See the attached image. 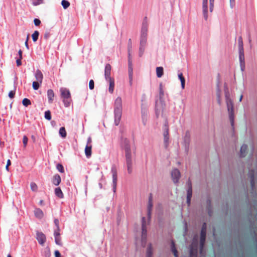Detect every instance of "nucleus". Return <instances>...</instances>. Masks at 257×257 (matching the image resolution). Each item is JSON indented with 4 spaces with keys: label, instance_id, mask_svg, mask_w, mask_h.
Returning <instances> with one entry per match:
<instances>
[{
    "label": "nucleus",
    "instance_id": "25",
    "mask_svg": "<svg viewBox=\"0 0 257 257\" xmlns=\"http://www.w3.org/2000/svg\"><path fill=\"white\" fill-rule=\"evenodd\" d=\"M34 214L35 216L39 219L42 218L44 216L43 211L39 208H35L34 210Z\"/></svg>",
    "mask_w": 257,
    "mask_h": 257
},
{
    "label": "nucleus",
    "instance_id": "1",
    "mask_svg": "<svg viewBox=\"0 0 257 257\" xmlns=\"http://www.w3.org/2000/svg\"><path fill=\"white\" fill-rule=\"evenodd\" d=\"M121 147L125 153V165L127 172L131 174L133 172V167L136 157V147L131 145L127 138L122 139Z\"/></svg>",
    "mask_w": 257,
    "mask_h": 257
},
{
    "label": "nucleus",
    "instance_id": "21",
    "mask_svg": "<svg viewBox=\"0 0 257 257\" xmlns=\"http://www.w3.org/2000/svg\"><path fill=\"white\" fill-rule=\"evenodd\" d=\"M35 77L37 81H39L40 83L42 82L43 75L42 72L39 69H37L35 71Z\"/></svg>",
    "mask_w": 257,
    "mask_h": 257
},
{
    "label": "nucleus",
    "instance_id": "61",
    "mask_svg": "<svg viewBox=\"0 0 257 257\" xmlns=\"http://www.w3.org/2000/svg\"><path fill=\"white\" fill-rule=\"evenodd\" d=\"M11 164V162L10 161V160H8L7 161V165H6V169L7 170V171H9V166H10Z\"/></svg>",
    "mask_w": 257,
    "mask_h": 257
},
{
    "label": "nucleus",
    "instance_id": "20",
    "mask_svg": "<svg viewBox=\"0 0 257 257\" xmlns=\"http://www.w3.org/2000/svg\"><path fill=\"white\" fill-rule=\"evenodd\" d=\"M248 149V146L246 144H243L240 150V154L239 156L240 158H244L246 156L247 154V151Z\"/></svg>",
    "mask_w": 257,
    "mask_h": 257
},
{
    "label": "nucleus",
    "instance_id": "53",
    "mask_svg": "<svg viewBox=\"0 0 257 257\" xmlns=\"http://www.w3.org/2000/svg\"><path fill=\"white\" fill-rule=\"evenodd\" d=\"M28 139L26 136H24L23 138V143L24 147L25 148L27 145Z\"/></svg>",
    "mask_w": 257,
    "mask_h": 257
},
{
    "label": "nucleus",
    "instance_id": "50",
    "mask_svg": "<svg viewBox=\"0 0 257 257\" xmlns=\"http://www.w3.org/2000/svg\"><path fill=\"white\" fill-rule=\"evenodd\" d=\"M214 0H209V10L210 12H212L214 8Z\"/></svg>",
    "mask_w": 257,
    "mask_h": 257
},
{
    "label": "nucleus",
    "instance_id": "14",
    "mask_svg": "<svg viewBox=\"0 0 257 257\" xmlns=\"http://www.w3.org/2000/svg\"><path fill=\"white\" fill-rule=\"evenodd\" d=\"M248 177L250 178V186L251 189L253 190L255 189V181H254V171L253 170H250L249 171Z\"/></svg>",
    "mask_w": 257,
    "mask_h": 257
},
{
    "label": "nucleus",
    "instance_id": "36",
    "mask_svg": "<svg viewBox=\"0 0 257 257\" xmlns=\"http://www.w3.org/2000/svg\"><path fill=\"white\" fill-rule=\"evenodd\" d=\"M39 32L38 31H35L32 35V39L34 42H36L39 38Z\"/></svg>",
    "mask_w": 257,
    "mask_h": 257
},
{
    "label": "nucleus",
    "instance_id": "48",
    "mask_svg": "<svg viewBox=\"0 0 257 257\" xmlns=\"http://www.w3.org/2000/svg\"><path fill=\"white\" fill-rule=\"evenodd\" d=\"M225 101L227 100L231 99L230 97V93L228 90H226L224 92Z\"/></svg>",
    "mask_w": 257,
    "mask_h": 257
},
{
    "label": "nucleus",
    "instance_id": "9",
    "mask_svg": "<svg viewBox=\"0 0 257 257\" xmlns=\"http://www.w3.org/2000/svg\"><path fill=\"white\" fill-rule=\"evenodd\" d=\"M36 239L39 244L43 245L46 241V235L41 231H36Z\"/></svg>",
    "mask_w": 257,
    "mask_h": 257
},
{
    "label": "nucleus",
    "instance_id": "22",
    "mask_svg": "<svg viewBox=\"0 0 257 257\" xmlns=\"http://www.w3.org/2000/svg\"><path fill=\"white\" fill-rule=\"evenodd\" d=\"M55 94L52 89H48L47 90V96L48 98V102L49 103H52L54 100Z\"/></svg>",
    "mask_w": 257,
    "mask_h": 257
},
{
    "label": "nucleus",
    "instance_id": "15",
    "mask_svg": "<svg viewBox=\"0 0 257 257\" xmlns=\"http://www.w3.org/2000/svg\"><path fill=\"white\" fill-rule=\"evenodd\" d=\"M148 110L147 108L143 107L142 106L141 108V114H142V121L144 125H146L147 123V119H148Z\"/></svg>",
    "mask_w": 257,
    "mask_h": 257
},
{
    "label": "nucleus",
    "instance_id": "16",
    "mask_svg": "<svg viewBox=\"0 0 257 257\" xmlns=\"http://www.w3.org/2000/svg\"><path fill=\"white\" fill-rule=\"evenodd\" d=\"M203 15L205 20H207L208 16V0H203L202 2Z\"/></svg>",
    "mask_w": 257,
    "mask_h": 257
},
{
    "label": "nucleus",
    "instance_id": "33",
    "mask_svg": "<svg viewBox=\"0 0 257 257\" xmlns=\"http://www.w3.org/2000/svg\"><path fill=\"white\" fill-rule=\"evenodd\" d=\"M164 73V69L162 67H157L156 68L157 76L158 78L161 77Z\"/></svg>",
    "mask_w": 257,
    "mask_h": 257
},
{
    "label": "nucleus",
    "instance_id": "2",
    "mask_svg": "<svg viewBox=\"0 0 257 257\" xmlns=\"http://www.w3.org/2000/svg\"><path fill=\"white\" fill-rule=\"evenodd\" d=\"M122 100L120 97H117L114 102V124L118 125L119 124L122 115Z\"/></svg>",
    "mask_w": 257,
    "mask_h": 257
},
{
    "label": "nucleus",
    "instance_id": "17",
    "mask_svg": "<svg viewBox=\"0 0 257 257\" xmlns=\"http://www.w3.org/2000/svg\"><path fill=\"white\" fill-rule=\"evenodd\" d=\"M206 210L209 216H211L213 213L212 207L211 204V200L209 198L206 200Z\"/></svg>",
    "mask_w": 257,
    "mask_h": 257
},
{
    "label": "nucleus",
    "instance_id": "39",
    "mask_svg": "<svg viewBox=\"0 0 257 257\" xmlns=\"http://www.w3.org/2000/svg\"><path fill=\"white\" fill-rule=\"evenodd\" d=\"M41 83L39 81H34L32 84L33 88L35 90H38Z\"/></svg>",
    "mask_w": 257,
    "mask_h": 257
},
{
    "label": "nucleus",
    "instance_id": "59",
    "mask_svg": "<svg viewBox=\"0 0 257 257\" xmlns=\"http://www.w3.org/2000/svg\"><path fill=\"white\" fill-rule=\"evenodd\" d=\"M54 224L56 228H60L59 227V221L58 219L55 218L54 220Z\"/></svg>",
    "mask_w": 257,
    "mask_h": 257
},
{
    "label": "nucleus",
    "instance_id": "13",
    "mask_svg": "<svg viewBox=\"0 0 257 257\" xmlns=\"http://www.w3.org/2000/svg\"><path fill=\"white\" fill-rule=\"evenodd\" d=\"M111 66L109 64H107L105 67L104 70V76L105 80L107 81L108 80L112 79V78L110 77L111 73Z\"/></svg>",
    "mask_w": 257,
    "mask_h": 257
},
{
    "label": "nucleus",
    "instance_id": "52",
    "mask_svg": "<svg viewBox=\"0 0 257 257\" xmlns=\"http://www.w3.org/2000/svg\"><path fill=\"white\" fill-rule=\"evenodd\" d=\"M206 229H207V224H206V223L204 222L202 225L201 230L200 232H203L206 233Z\"/></svg>",
    "mask_w": 257,
    "mask_h": 257
},
{
    "label": "nucleus",
    "instance_id": "32",
    "mask_svg": "<svg viewBox=\"0 0 257 257\" xmlns=\"http://www.w3.org/2000/svg\"><path fill=\"white\" fill-rule=\"evenodd\" d=\"M238 51H244L243 41L241 36L238 38Z\"/></svg>",
    "mask_w": 257,
    "mask_h": 257
},
{
    "label": "nucleus",
    "instance_id": "7",
    "mask_svg": "<svg viewBox=\"0 0 257 257\" xmlns=\"http://www.w3.org/2000/svg\"><path fill=\"white\" fill-rule=\"evenodd\" d=\"M171 175L173 183L175 184H177L181 177L180 171L177 168H174L172 170Z\"/></svg>",
    "mask_w": 257,
    "mask_h": 257
},
{
    "label": "nucleus",
    "instance_id": "23",
    "mask_svg": "<svg viewBox=\"0 0 257 257\" xmlns=\"http://www.w3.org/2000/svg\"><path fill=\"white\" fill-rule=\"evenodd\" d=\"M206 233L200 232V248H202L204 245L206 240Z\"/></svg>",
    "mask_w": 257,
    "mask_h": 257
},
{
    "label": "nucleus",
    "instance_id": "11",
    "mask_svg": "<svg viewBox=\"0 0 257 257\" xmlns=\"http://www.w3.org/2000/svg\"><path fill=\"white\" fill-rule=\"evenodd\" d=\"M153 196L152 194L150 193L149 197V201H148V208H147V212H148V217L149 219H150L151 218V212L152 209L153 208Z\"/></svg>",
    "mask_w": 257,
    "mask_h": 257
},
{
    "label": "nucleus",
    "instance_id": "56",
    "mask_svg": "<svg viewBox=\"0 0 257 257\" xmlns=\"http://www.w3.org/2000/svg\"><path fill=\"white\" fill-rule=\"evenodd\" d=\"M34 23L36 26H38L41 24V21L38 19L35 18L34 20Z\"/></svg>",
    "mask_w": 257,
    "mask_h": 257
},
{
    "label": "nucleus",
    "instance_id": "41",
    "mask_svg": "<svg viewBox=\"0 0 257 257\" xmlns=\"http://www.w3.org/2000/svg\"><path fill=\"white\" fill-rule=\"evenodd\" d=\"M146 49V46H140L139 51V56L141 57L144 54Z\"/></svg>",
    "mask_w": 257,
    "mask_h": 257
},
{
    "label": "nucleus",
    "instance_id": "63",
    "mask_svg": "<svg viewBox=\"0 0 257 257\" xmlns=\"http://www.w3.org/2000/svg\"><path fill=\"white\" fill-rule=\"evenodd\" d=\"M235 4V0H230V5L231 8H233Z\"/></svg>",
    "mask_w": 257,
    "mask_h": 257
},
{
    "label": "nucleus",
    "instance_id": "55",
    "mask_svg": "<svg viewBox=\"0 0 257 257\" xmlns=\"http://www.w3.org/2000/svg\"><path fill=\"white\" fill-rule=\"evenodd\" d=\"M51 34L49 32H46L44 35V38L45 40H47L51 36Z\"/></svg>",
    "mask_w": 257,
    "mask_h": 257
},
{
    "label": "nucleus",
    "instance_id": "4",
    "mask_svg": "<svg viewBox=\"0 0 257 257\" xmlns=\"http://www.w3.org/2000/svg\"><path fill=\"white\" fill-rule=\"evenodd\" d=\"M60 92L64 106L66 107H69L71 101L70 91L66 88L62 87L60 89Z\"/></svg>",
    "mask_w": 257,
    "mask_h": 257
},
{
    "label": "nucleus",
    "instance_id": "37",
    "mask_svg": "<svg viewBox=\"0 0 257 257\" xmlns=\"http://www.w3.org/2000/svg\"><path fill=\"white\" fill-rule=\"evenodd\" d=\"M164 136V146L167 149L169 144V136Z\"/></svg>",
    "mask_w": 257,
    "mask_h": 257
},
{
    "label": "nucleus",
    "instance_id": "27",
    "mask_svg": "<svg viewBox=\"0 0 257 257\" xmlns=\"http://www.w3.org/2000/svg\"><path fill=\"white\" fill-rule=\"evenodd\" d=\"M171 250L173 253L175 257H179L178 251L176 248L175 243L173 240H171Z\"/></svg>",
    "mask_w": 257,
    "mask_h": 257
},
{
    "label": "nucleus",
    "instance_id": "18",
    "mask_svg": "<svg viewBox=\"0 0 257 257\" xmlns=\"http://www.w3.org/2000/svg\"><path fill=\"white\" fill-rule=\"evenodd\" d=\"M164 96V91L163 88V84H162V83H160V85H159V99H160V101L162 105L163 104L165 105Z\"/></svg>",
    "mask_w": 257,
    "mask_h": 257
},
{
    "label": "nucleus",
    "instance_id": "40",
    "mask_svg": "<svg viewBox=\"0 0 257 257\" xmlns=\"http://www.w3.org/2000/svg\"><path fill=\"white\" fill-rule=\"evenodd\" d=\"M22 104L25 106H28V105L31 104V102L28 98H25L22 100Z\"/></svg>",
    "mask_w": 257,
    "mask_h": 257
},
{
    "label": "nucleus",
    "instance_id": "3",
    "mask_svg": "<svg viewBox=\"0 0 257 257\" xmlns=\"http://www.w3.org/2000/svg\"><path fill=\"white\" fill-rule=\"evenodd\" d=\"M148 24L147 22V18H144L141 29L140 46H146L147 42Z\"/></svg>",
    "mask_w": 257,
    "mask_h": 257
},
{
    "label": "nucleus",
    "instance_id": "24",
    "mask_svg": "<svg viewBox=\"0 0 257 257\" xmlns=\"http://www.w3.org/2000/svg\"><path fill=\"white\" fill-rule=\"evenodd\" d=\"M61 179L59 174H55L52 180L53 184L56 186H58L61 183Z\"/></svg>",
    "mask_w": 257,
    "mask_h": 257
},
{
    "label": "nucleus",
    "instance_id": "64",
    "mask_svg": "<svg viewBox=\"0 0 257 257\" xmlns=\"http://www.w3.org/2000/svg\"><path fill=\"white\" fill-rule=\"evenodd\" d=\"M21 60H22V59H21L20 58L19 59H17L16 64L18 66H20L22 65Z\"/></svg>",
    "mask_w": 257,
    "mask_h": 257
},
{
    "label": "nucleus",
    "instance_id": "51",
    "mask_svg": "<svg viewBox=\"0 0 257 257\" xmlns=\"http://www.w3.org/2000/svg\"><path fill=\"white\" fill-rule=\"evenodd\" d=\"M16 92V87H15V89L14 90H11L9 93V96L11 98H13L15 96Z\"/></svg>",
    "mask_w": 257,
    "mask_h": 257
},
{
    "label": "nucleus",
    "instance_id": "26",
    "mask_svg": "<svg viewBox=\"0 0 257 257\" xmlns=\"http://www.w3.org/2000/svg\"><path fill=\"white\" fill-rule=\"evenodd\" d=\"M153 254V248L152 245L150 243L147 248L146 257H152Z\"/></svg>",
    "mask_w": 257,
    "mask_h": 257
},
{
    "label": "nucleus",
    "instance_id": "62",
    "mask_svg": "<svg viewBox=\"0 0 257 257\" xmlns=\"http://www.w3.org/2000/svg\"><path fill=\"white\" fill-rule=\"evenodd\" d=\"M55 257H61V253L59 250H56L54 252Z\"/></svg>",
    "mask_w": 257,
    "mask_h": 257
},
{
    "label": "nucleus",
    "instance_id": "8",
    "mask_svg": "<svg viewBox=\"0 0 257 257\" xmlns=\"http://www.w3.org/2000/svg\"><path fill=\"white\" fill-rule=\"evenodd\" d=\"M238 53L240 69L241 71L243 72L244 71L245 68L244 51H238Z\"/></svg>",
    "mask_w": 257,
    "mask_h": 257
},
{
    "label": "nucleus",
    "instance_id": "28",
    "mask_svg": "<svg viewBox=\"0 0 257 257\" xmlns=\"http://www.w3.org/2000/svg\"><path fill=\"white\" fill-rule=\"evenodd\" d=\"M178 76V78L181 81V87L182 89H184L185 85V79L183 75V73L182 72H179Z\"/></svg>",
    "mask_w": 257,
    "mask_h": 257
},
{
    "label": "nucleus",
    "instance_id": "42",
    "mask_svg": "<svg viewBox=\"0 0 257 257\" xmlns=\"http://www.w3.org/2000/svg\"><path fill=\"white\" fill-rule=\"evenodd\" d=\"M43 254L45 257H50L51 256V251L49 247H47L44 251Z\"/></svg>",
    "mask_w": 257,
    "mask_h": 257
},
{
    "label": "nucleus",
    "instance_id": "49",
    "mask_svg": "<svg viewBox=\"0 0 257 257\" xmlns=\"http://www.w3.org/2000/svg\"><path fill=\"white\" fill-rule=\"evenodd\" d=\"M60 228H56L54 231V237L59 236L60 235Z\"/></svg>",
    "mask_w": 257,
    "mask_h": 257
},
{
    "label": "nucleus",
    "instance_id": "10",
    "mask_svg": "<svg viewBox=\"0 0 257 257\" xmlns=\"http://www.w3.org/2000/svg\"><path fill=\"white\" fill-rule=\"evenodd\" d=\"M142 239L143 240L146 239L147 233L146 218L145 217H143L142 218Z\"/></svg>",
    "mask_w": 257,
    "mask_h": 257
},
{
    "label": "nucleus",
    "instance_id": "35",
    "mask_svg": "<svg viewBox=\"0 0 257 257\" xmlns=\"http://www.w3.org/2000/svg\"><path fill=\"white\" fill-rule=\"evenodd\" d=\"M59 134L62 138H66L67 136V133L64 127H61L59 129Z\"/></svg>",
    "mask_w": 257,
    "mask_h": 257
},
{
    "label": "nucleus",
    "instance_id": "46",
    "mask_svg": "<svg viewBox=\"0 0 257 257\" xmlns=\"http://www.w3.org/2000/svg\"><path fill=\"white\" fill-rule=\"evenodd\" d=\"M31 189L33 191H36L38 189L37 184L34 182H32L30 184Z\"/></svg>",
    "mask_w": 257,
    "mask_h": 257
},
{
    "label": "nucleus",
    "instance_id": "19",
    "mask_svg": "<svg viewBox=\"0 0 257 257\" xmlns=\"http://www.w3.org/2000/svg\"><path fill=\"white\" fill-rule=\"evenodd\" d=\"M219 85H220V76H219V74H218V76H217V84H216V87H217V101H218V103L220 104V103H221V101H220V89L219 88Z\"/></svg>",
    "mask_w": 257,
    "mask_h": 257
},
{
    "label": "nucleus",
    "instance_id": "58",
    "mask_svg": "<svg viewBox=\"0 0 257 257\" xmlns=\"http://www.w3.org/2000/svg\"><path fill=\"white\" fill-rule=\"evenodd\" d=\"M132 42H131V39H130L128 40V47H127V51H129V52H131V50H132Z\"/></svg>",
    "mask_w": 257,
    "mask_h": 257
},
{
    "label": "nucleus",
    "instance_id": "12",
    "mask_svg": "<svg viewBox=\"0 0 257 257\" xmlns=\"http://www.w3.org/2000/svg\"><path fill=\"white\" fill-rule=\"evenodd\" d=\"M186 185L187 186L186 198L191 199L192 196V186L191 181L190 179L187 181Z\"/></svg>",
    "mask_w": 257,
    "mask_h": 257
},
{
    "label": "nucleus",
    "instance_id": "30",
    "mask_svg": "<svg viewBox=\"0 0 257 257\" xmlns=\"http://www.w3.org/2000/svg\"><path fill=\"white\" fill-rule=\"evenodd\" d=\"M55 194L59 198H63L64 197V194L60 187L55 188Z\"/></svg>",
    "mask_w": 257,
    "mask_h": 257
},
{
    "label": "nucleus",
    "instance_id": "38",
    "mask_svg": "<svg viewBox=\"0 0 257 257\" xmlns=\"http://www.w3.org/2000/svg\"><path fill=\"white\" fill-rule=\"evenodd\" d=\"M61 5L64 9H66L70 6V3L67 0H62Z\"/></svg>",
    "mask_w": 257,
    "mask_h": 257
},
{
    "label": "nucleus",
    "instance_id": "43",
    "mask_svg": "<svg viewBox=\"0 0 257 257\" xmlns=\"http://www.w3.org/2000/svg\"><path fill=\"white\" fill-rule=\"evenodd\" d=\"M45 118L48 120L51 119V114L50 110H47L45 112Z\"/></svg>",
    "mask_w": 257,
    "mask_h": 257
},
{
    "label": "nucleus",
    "instance_id": "57",
    "mask_svg": "<svg viewBox=\"0 0 257 257\" xmlns=\"http://www.w3.org/2000/svg\"><path fill=\"white\" fill-rule=\"evenodd\" d=\"M128 77H133V73L132 67H128Z\"/></svg>",
    "mask_w": 257,
    "mask_h": 257
},
{
    "label": "nucleus",
    "instance_id": "5",
    "mask_svg": "<svg viewBox=\"0 0 257 257\" xmlns=\"http://www.w3.org/2000/svg\"><path fill=\"white\" fill-rule=\"evenodd\" d=\"M227 110L228 111L229 118L230 121L231 125L233 128L234 126V108L233 103L231 99L226 100Z\"/></svg>",
    "mask_w": 257,
    "mask_h": 257
},
{
    "label": "nucleus",
    "instance_id": "31",
    "mask_svg": "<svg viewBox=\"0 0 257 257\" xmlns=\"http://www.w3.org/2000/svg\"><path fill=\"white\" fill-rule=\"evenodd\" d=\"M109 83V86L108 88V91L110 93H112L114 90V81L113 79L108 80H107Z\"/></svg>",
    "mask_w": 257,
    "mask_h": 257
},
{
    "label": "nucleus",
    "instance_id": "6",
    "mask_svg": "<svg viewBox=\"0 0 257 257\" xmlns=\"http://www.w3.org/2000/svg\"><path fill=\"white\" fill-rule=\"evenodd\" d=\"M111 172L112 176V190L114 193H115L117 185V169L115 165H112L111 169Z\"/></svg>",
    "mask_w": 257,
    "mask_h": 257
},
{
    "label": "nucleus",
    "instance_id": "60",
    "mask_svg": "<svg viewBox=\"0 0 257 257\" xmlns=\"http://www.w3.org/2000/svg\"><path fill=\"white\" fill-rule=\"evenodd\" d=\"M43 3V0H37L35 2H34L33 4L35 6L40 5Z\"/></svg>",
    "mask_w": 257,
    "mask_h": 257
},
{
    "label": "nucleus",
    "instance_id": "29",
    "mask_svg": "<svg viewBox=\"0 0 257 257\" xmlns=\"http://www.w3.org/2000/svg\"><path fill=\"white\" fill-rule=\"evenodd\" d=\"M91 145H87L85 149V153L87 158H89L91 156Z\"/></svg>",
    "mask_w": 257,
    "mask_h": 257
},
{
    "label": "nucleus",
    "instance_id": "54",
    "mask_svg": "<svg viewBox=\"0 0 257 257\" xmlns=\"http://www.w3.org/2000/svg\"><path fill=\"white\" fill-rule=\"evenodd\" d=\"M94 87V82L93 80H90L89 82V88L90 90H92Z\"/></svg>",
    "mask_w": 257,
    "mask_h": 257
},
{
    "label": "nucleus",
    "instance_id": "45",
    "mask_svg": "<svg viewBox=\"0 0 257 257\" xmlns=\"http://www.w3.org/2000/svg\"><path fill=\"white\" fill-rule=\"evenodd\" d=\"M55 237V242L56 244L61 246L62 245V242H61V238L60 237V236H57V237Z\"/></svg>",
    "mask_w": 257,
    "mask_h": 257
},
{
    "label": "nucleus",
    "instance_id": "47",
    "mask_svg": "<svg viewBox=\"0 0 257 257\" xmlns=\"http://www.w3.org/2000/svg\"><path fill=\"white\" fill-rule=\"evenodd\" d=\"M157 100L156 101V105H155V114L156 117L158 118L160 115V109L158 108L157 106Z\"/></svg>",
    "mask_w": 257,
    "mask_h": 257
},
{
    "label": "nucleus",
    "instance_id": "34",
    "mask_svg": "<svg viewBox=\"0 0 257 257\" xmlns=\"http://www.w3.org/2000/svg\"><path fill=\"white\" fill-rule=\"evenodd\" d=\"M163 136H169V125L168 122L166 120L163 126Z\"/></svg>",
    "mask_w": 257,
    "mask_h": 257
},
{
    "label": "nucleus",
    "instance_id": "44",
    "mask_svg": "<svg viewBox=\"0 0 257 257\" xmlns=\"http://www.w3.org/2000/svg\"><path fill=\"white\" fill-rule=\"evenodd\" d=\"M57 169L60 173H64V169L63 165L61 164H58L56 166Z\"/></svg>",
    "mask_w": 257,
    "mask_h": 257
}]
</instances>
